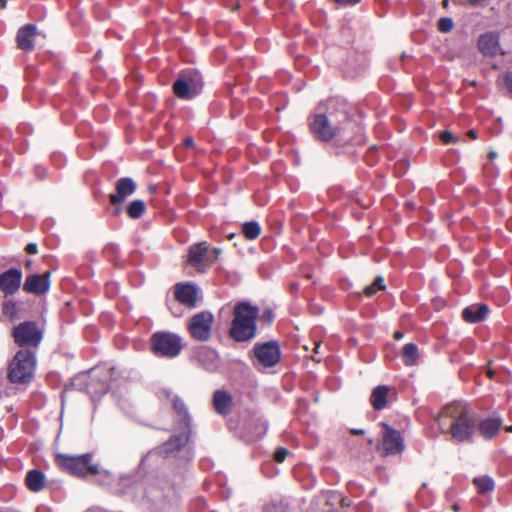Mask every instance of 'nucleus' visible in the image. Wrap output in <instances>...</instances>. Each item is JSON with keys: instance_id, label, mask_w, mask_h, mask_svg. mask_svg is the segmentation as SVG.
Listing matches in <instances>:
<instances>
[{"instance_id": "obj_48", "label": "nucleus", "mask_w": 512, "mask_h": 512, "mask_svg": "<svg viewBox=\"0 0 512 512\" xmlns=\"http://www.w3.org/2000/svg\"><path fill=\"white\" fill-rule=\"evenodd\" d=\"M496 155H497V154H496L495 152H490V153H489V157H490V159H494V158L496 157Z\"/></svg>"}, {"instance_id": "obj_16", "label": "nucleus", "mask_w": 512, "mask_h": 512, "mask_svg": "<svg viewBox=\"0 0 512 512\" xmlns=\"http://www.w3.org/2000/svg\"><path fill=\"white\" fill-rule=\"evenodd\" d=\"M50 287V272L33 274L26 278L23 289L36 295L45 294Z\"/></svg>"}, {"instance_id": "obj_53", "label": "nucleus", "mask_w": 512, "mask_h": 512, "mask_svg": "<svg viewBox=\"0 0 512 512\" xmlns=\"http://www.w3.org/2000/svg\"><path fill=\"white\" fill-rule=\"evenodd\" d=\"M443 4H444V6H447L448 5V0H444Z\"/></svg>"}, {"instance_id": "obj_20", "label": "nucleus", "mask_w": 512, "mask_h": 512, "mask_svg": "<svg viewBox=\"0 0 512 512\" xmlns=\"http://www.w3.org/2000/svg\"><path fill=\"white\" fill-rule=\"evenodd\" d=\"M197 361L205 370L213 372L219 367L220 358L215 350L203 347L197 353Z\"/></svg>"}, {"instance_id": "obj_52", "label": "nucleus", "mask_w": 512, "mask_h": 512, "mask_svg": "<svg viewBox=\"0 0 512 512\" xmlns=\"http://www.w3.org/2000/svg\"><path fill=\"white\" fill-rule=\"evenodd\" d=\"M469 1H470V3H472V4H477V3H478V2H480L481 0H469Z\"/></svg>"}, {"instance_id": "obj_31", "label": "nucleus", "mask_w": 512, "mask_h": 512, "mask_svg": "<svg viewBox=\"0 0 512 512\" xmlns=\"http://www.w3.org/2000/svg\"><path fill=\"white\" fill-rule=\"evenodd\" d=\"M473 482L480 493L489 492L494 488V481L488 476L477 477Z\"/></svg>"}, {"instance_id": "obj_54", "label": "nucleus", "mask_w": 512, "mask_h": 512, "mask_svg": "<svg viewBox=\"0 0 512 512\" xmlns=\"http://www.w3.org/2000/svg\"><path fill=\"white\" fill-rule=\"evenodd\" d=\"M385 393H386V397H387L388 396V388L387 387H386Z\"/></svg>"}, {"instance_id": "obj_13", "label": "nucleus", "mask_w": 512, "mask_h": 512, "mask_svg": "<svg viewBox=\"0 0 512 512\" xmlns=\"http://www.w3.org/2000/svg\"><path fill=\"white\" fill-rule=\"evenodd\" d=\"M253 354L258 363L265 368L274 367L281 359L280 347L276 341L256 344Z\"/></svg>"}, {"instance_id": "obj_15", "label": "nucleus", "mask_w": 512, "mask_h": 512, "mask_svg": "<svg viewBox=\"0 0 512 512\" xmlns=\"http://www.w3.org/2000/svg\"><path fill=\"white\" fill-rule=\"evenodd\" d=\"M405 450V440L400 431L386 425V457L400 456Z\"/></svg>"}, {"instance_id": "obj_11", "label": "nucleus", "mask_w": 512, "mask_h": 512, "mask_svg": "<svg viewBox=\"0 0 512 512\" xmlns=\"http://www.w3.org/2000/svg\"><path fill=\"white\" fill-rule=\"evenodd\" d=\"M15 343L20 347L37 348L42 341L43 332L32 321L20 323L13 329Z\"/></svg>"}, {"instance_id": "obj_39", "label": "nucleus", "mask_w": 512, "mask_h": 512, "mask_svg": "<svg viewBox=\"0 0 512 512\" xmlns=\"http://www.w3.org/2000/svg\"><path fill=\"white\" fill-rule=\"evenodd\" d=\"M26 252L28 254H36L38 252V247H37V244L35 243H30L26 246Z\"/></svg>"}, {"instance_id": "obj_24", "label": "nucleus", "mask_w": 512, "mask_h": 512, "mask_svg": "<svg viewBox=\"0 0 512 512\" xmlns=\"http://www.w3.org/2000/svg\"><path fill=\"white\" fill-rule=\"evenodd\" d=\"M501 426H502L501 419L486 418L479 422L478 430L484 438L490 439L498 433Z\"/></svg>"}, {"instance_id": "obj_35", "label": "nucleus", "mask_w": 512, "mask_h": 512, "mask_svg": "<svg viewBox=\"0 0 512 512\" xmlns=\"http://www.w3.org/2000/svg\"><path fill=\"white\" fill-rule=\"evenodd\" d=\"M440 138L445 144H451L457 141V137H455L450 131H444L441 133Z\"/></svg>"}, {"instance_id": "obj_46", "label": "nucleus", "mask_w": 512, "mask_h": 512, "mask_svg": "<svg viewBox=\"0 0 512 512\" xmlns=\"http://www.w3.org/2000/svg\"><path fill=\"white\" fill-rule=\"evenodd\" d=\"M459 509H460V507H459V505H458V504H453V505H452V510H453V511L457 512V511H459Z\"/></svg>"}, {"instance_id": "obj_4", "label": "nucleus", "mask_w": 512, "mask_h": 512, "mask_svg": "<svg viewBox=\"0 0 512 512\" xmlns=\"http://www.w3.org/2000/svg\"><path fill=\"white\" fill-rule=\"evenodd\" d=\"M172 404L177 414L176 422L180 431L158 448L157 453L164 457L172 455L184 446L188 442L191 433V417L185 403L178 396H173Z\"/></svg>"}, {"instance_id": "obj_26", "label": "nucleus", "mask_w": 512, "mask_h": 512, "mask_svg": "<svg viewBox=\"0 0 512 512\" xmlns=\"http://www.w3.org/2000/svg\"><path fill=\"white\" fill-rule=\"evenodd\" d=\"M45 476L38 470H31L27 473L26 484L28 488L33 492L40 491L44 486Z\"/></svg>"}, {"instance_id": "obj_10", "label": "nucleus", "mask_w": 512, "mask_h": 512, "mask_svg": "<svg viewBox=\"0 0 512 512\" xmlns=\"http://www.w3.org/2000/svg\"><path fill=\"white\" fill-rule=\"evenodd\" d=\"M213 323V314L209 311H201L190 318L187 329L193 339L206 342L211 337Z\"/></svg>"}, {"instance_id": "obj_18", "label": "nucleus", "mask_w": 512, "mask_h": 512, "mask_svg": "<svg viewBox=\"0 0 512 512\" xmlns=\"http://www.w3.org/2000/svg\"><path fill=\"white\" fill-rule=\"evenodd\" d=\"M135 190L136 183L131 178H121L116 183V193L110 196V201L112 204L122 203Z\"/></svg>"}, {"instance_id": "obj_34", "label": "nucleus", "mask_w": 512, "mask_h": 512, "mask_svg": "<svg viewBox=\"0 0 512 512\" xmlns=\"http://www.w3.org/2000/svg\"><path fill=\"white\" fill-rule=\"evenodd\" d=\"M288 453H289V451L286 448H283V447L278 448L274 453L275 461H277L279 463L283 462L286 459Z\"/></svg>"}, {"instance_id": "obj_32", "label": "nucleus", "mask_w": 512, "mask_h": 512, "mask_svg": "<svg viewBox=\"0 0 512 512\" xmlns=\"http://www.w3.org/2000/svg\"><path fill=\"white\" fill-rule=\"evenodd\" d=\"M384 289V279L382 276L376 277L373 284L368 285L364 289V294L367 297L373 296L377 290H383Z\"/></svg>"}, {"instance_id": "obj_19", "label": "nucleus", "mask_w": 512, "mask_h": 512, "mask_svg": "<svg viewBox=\"0 0 512 512\" xmlns=\"http://www.w3.org/2000/svg\"><path fill=\"white\" fill-rule=\"evenodd\" d=\"M212 404L217 414L226 416L231 412L233 399L229 392L216 390L213 393Z\"/></svg>"}, {"instance_id": "obj_2", "label": "nucleus", "mask_w": 512, "mask_h": 512, "mask_svg": "<svg viewBox=\"0 0 512 512\" xmlns=\"http://www.w3.org/2000/svg\"><path fill=\"white\" fill-rule=\"evenodd\" d=\"M436 422L445 434H450L457 442L469 441L475 431L476 421L470 409L461 403L446 405Z\"/></svg>"}, {"instance_id": "obj_21", "label": "nucleus", "mask_w": 512, "mask_h": 512, "mask_svg": "<svg viewBox=\"0 0 512 512\" xmlns=\"http://www.w3.org/2000/svg\"><path fill=\"white\" fill-rule=\"evenodd\" d=\"M478 48L484 56H494L500 52L499 38L494 33H485L478 40Z\"/></svg>"}, {"instance_id": "obj_6", "label": "nucleus", "mask_w": 512, "mask_h": 512, "mask_svg": "<svg viewBox=\"0 0 512 512\" xmlns=\"http://www.w3.org/2000/svg\"><path fill=\"white\" fill-rule=\"evenodd\" d=\"M36 368L35 352L19 350L8 367V379L12 383H27L34 376Z\"/></svg>"}, {"instance_id": "obj_29", "label": "nucleus", "mask_w": 512, "mask_h": 512, "mask_svg": "<svg viewBox=\"0 0 512 512\" xmlns=\"http://www.w3.org/2000/svg\"><path fill=\"white\" fill-rule=\"evenodd\" d=\"M418 349L416 345L408 343L403 347V360L406 365H414L417 360Z\"/></svg>"}, {"instance_id": "obj_47", "label": "nucleus", "mask_w": 512, "mask_h": 512, "mask_svg": "<svg viewBox=\"0 0 512 512\" xmlns=\"http://www.w3.org/2000/svg\"><path fill=\"white\" fill-rule=\"evenodd\" d=\"M351 432H352L353 434H362V433H363V430H356V429H353V430H351Z\"/></svg>"}, {"instance_id": "obj_45", "label": "nucleus", "mask_w": 512, "mask_h": 512, "mask_svg": "<svg viewBox=\"0 0 512 512\" xmlns=\"http://www.w3.org/2000/svg\"><path fill=\"white\" fill-rule=\"evenodd\" d=\"M468 135L469 137H471L472 139H476L477 138V135H476V132L474 130H470L468 132Z\"/></svg>"}, {"instance_id": "obj_38", "label": "nucleus", "mask_w": 512, "mask_h": 512, "mask_svg": "<svg viewBox=\"0 0 512 512\" xmlns=\"http://www.w3.org/2000/svg\"><path fill=\"white\" fill-rule=\"evenodd\" d=\"M156 493H154V489L152 488H149L147 491H146V497L149 499V500H156L157 498H159V496L161 495V492H159L158 490H155Z\"/></svg>"}, {"instance_id": "obj_9", "label": "nucleus", "mask_w": 512, "mask_h": 512, "mask_svg": "<svg viewBox=\"0 0 512 512\" xmlns=\"http://www.w3.org/2000/svg\"><path fill=\"white\" fill-rule=\"evenodd\" d=\"M90 453L79 456L58 455L57 464L65 471L78 477H85L88 472L93 475L99 474L98 465L91 464Z\"/></svg>"}, {"instance_id": "obj_51", "label": "nucleus", "mask_w": 512, "mask_h": 512, "mask_svg": "<svg viewBox=\"0 0 512 512\" xmlns=\"http://www.w3.org/2000/svg\"><path fill=\"white\" fill-rule=\"evenodd\" d=\"M505 429H506V431H508V432H512V425L507 426Z\"/></svg>"}, {"instance_id": "obj_43", "label": "nucleus", "mask_w": 512, "mask_h": 512, "mask_svg": "<svg viewBox=\"0 0 512 512\" xmlns=\"http://www.w3.org/2000/svg\"><path fill=\"white\" fill-rule=\"evenodd\" d=\"M394 338H395L396 340H401V339L403 338V333H402L401 331H396V332L394 333Z\"/></svg>"}, {"instance_id": "obj_40", "label": "nucleus", "mask_w": 512, "mask_h": 512, "mask_svg": "<svg viewBox=\"0 0 512 512\" xmlns=\"http://www.w3.org/2000/svg\"><path fill=\"white\" fill-rule=\"evenodd\" d=\"M338 3L343 5H355L359 3L361 0H336Z\"/></svg>"}, {"instance_id": "obj_28", "label": "nucleus", "mask_w": 512, "mask_h": 512, "mask_svg": "<svg viewBox=\"0 0 512 512\" xmlns=\"http://www.w3.org/2000/svg\"><path fill=\"white\" fill-rule=\"evenodd\" d=\"M145 211V203L142 200H134L127 207V214L132 219L140 218Z\"/></svg>"}, {"instance_id": "obj_36", "label": "nucleus", "mask_w": 512, "mask_h": 512, "mask_svg": "<svg viewBox=\"0 0 512 512\" xmlns=\"http://www.w3.org/2000/svg\"><path fill=\"white\" fill-rule=\"evenodd\" d=\"M376 153H377V150L375 148H371L370 150H368V152L366 154V161L369 165H373L375 163Z\"/></svg>"}, {"instance_id": "obj_41", "label": "nucleus", "mask_w": 512, "mask_h": 512, "mask_svg": "<svg viewBox=\"0 0 512 512\" xmlns=\"http://www.w3.org/2000/svg\"><path fill=\"white\" fill-rule=\"evenodd\" d=\"M263 317L267 322H272L274 315L271 310H267L264 312Z\"/></svg>"}, {"instance_id": "obj_37", "label": "nucleus", "mask_w": 512, "mask_h": 512, "mask_svg": "<svg viewBox=\"0 0 512 512\" xmlns=\"http://www.w3.org/2000/svg\"><path fill=\"white\" fill-rule=\"evenodd\" d=\"M504 85L509 93H512V72H508L503 78Z\"/></svg>"}, {"instance_id": "obj_8", "label": "nucleus", "mask_w": 512, "mask_h": 512, "mask_svg": "<svg viewBox=\"0 0 512 512\" xmlns=\"http://www.w3.org/2000/svg\"><path fill=\"white\" fill-rule=\"evenodd\" d=\"M203 88V78L199 71L188 69L180 73L173 84L174 94L180 98L189 100L197 96Z\"/></svg>"}, {"instance_id": "obj_42", "label": "nucleus", "mask_w": 512, "mask_h": 512, "mask_svg": "<svg viewBox=\"0 0 512 512\" xmlns=\"http://www.w3.org/2000/svg\"><path fill=\"white\" fill-rule=\"evenodd\" d=\"M14 307H15V305L13 303L12 304L7 303L4 305L3 311L5 314H11Z\"/></svg>"}, {"instance_id": "obj_12", "label": "nucleus", "mask_w": 512, "mask_h": 512, "mask_svg": "<svg viewBox=\"0 0 512 512\" xmlns=\"http://www.w3.org/2000/svg\"><path fill=\"white\" fill-rule=\"evenodd\" d=\"M221 252L218 248H210L206 242L192 245L189 248L188 262L197 269L211 265Z\"/></svg>"}, {"instance_id": "obj_33", "label": "nucleus", "mask_w": 512, "mask_h": 512, "mask_svg": "<svg viewBox=\"0 0 512 512\" xmlns=\"http://www.w3.org/2000/svg\"><path fill=\"white\" fill-rule=\"evenodd\" d=\"M438 28L441 32L447 33L453 28V21L451 18H441L438 23Z\"/></svg>"}, {"instance_id": "obj_25", "label": "nucleus", "mask_w": 512, "mask_h": 512, "mask_svg": "<svg viewBox=\"0 0 512 512\" xmlns=\"http://www.w3.org/2000/svg\"><path fill=\"white\" fill-rule=\"evenodd\" d=\"M251 440L262 438L268 430V423L262 418H257L247 427Z\"/></svg>"}, {"instance_id": "obj_50", "label": "nucleus", "mask_w": 512, "mask_h": 512, "mask_svg": "<svg viewBox=\"0 0 512 512\" xmlns=\"http://www.w3.org/2000/svg\"><path fill=\"white\" fill-rule=\"evenodd\" d=\"M487 374H488V377L492 378L493 377V372L491 370H488L487 371Z\"/></svg>"}, {"instance_id": "obj_22", "label": "nucleus", "mask_w": 512, "mask_h": 512, "mask_svg": "<svg viewBox=\"0 0 512 512\" xmlns=\"http://www.w3.org/2000/svg\"><path fill=\"white\" fill-rule=\"evenodd\" d=\"M37 27L34 24H27L21 27L17 33V44L21 50L30 51L34 48V37Z\"/></svg>"}, {"instance_id": "obj_5", "label": "nucleus", "mask_w": 512, "mask_h": 512, "mask_svg": "<svg viewBox=\"0 0 512 512\" xmlns=\"http://www.w3.org/2000/svg\"><path fill=\"white\" fill-rule=\"evenodd\" d=\"M113 370L114 368H93L87 373L77 375L72 384L85 390L92 398L100 397L110 388L109 377Z\"/></svg>"}, {"instance_id": "obj_17", "label": "nucleus", "mask_w": 512, "mask_h": 512, "mask_svg": "<svg viewBox=\"0 0 512 512\" xmlns=\"http://www.w3.org/2000/svg\"><path fill=\"white\" fill-rule=\"evenodd\" d=\"M22 272L18 269H9L0 274V290L5 295L14 294L20 287Z\"/></svg>"}, {"instance_id": "obj_1", "label": "nucleus", "mask_w": 512, "mask_h": 512, "mask_svg": "<svg viewBox=\"0 0 512 512\" xmlns=\"http://www.w3.org/2000/svg\"><path fill=\"white\" fill-rule=\"evenodd\" d=\"M354 126L344 106L335 108L333 100L328 102L326 113L315 114L310 121V130L314 137L320 141L348 142L351 139L349 130Z\"/></svg>"}, {"instance_id": "obj_30", "label": "nucleus", "mask_w": 512, "mask_h": 512, "mask_svg": "<svg viewBox=\"0 0 512 512\" xmlns=\"http://www.w3.org/2000/svg\"><path fill=\"white\" fill-rule=\"evenodd\" d=\"M371 403L376 410L384 408V385H378L372 392Z\"/></svg>"}, {"instance_id": "obj_27", "label": "nucleus", "mask_w": 512, "mask_h": 512, "mask_svg": "<svg viewBox=\"0 0 512 512\" xmlns=\"http://www.w3.org/2000/svg\"><path fill=\"white\" fill-rule=\"evenodd\" d=\"M242 232L248 240H255L261 233V227L257 221L245 222L242 225Z\"/></svg>"}, {"instance_id": "obj_7", "label": "nucleus", "mask_w": 512, "mask_h": 512, "mask_svg": "<svg viewBox=\"0 0 512 512\" xmlns=\"http://www.w3.org/2000/svg\"><path fill=\"white\" fill-rule=\"evenodd\" d=\"M182 348V338L176 333L159 331L151 336V349L156 356L175 358Z\"/></svg>"}, {"instance_id": "obj_3", "label": "nucleus", "mask_w": 512, "mask_h": 512, "mask_svg": "<svg viewBox=\"0 0 512 512\" xmlns=\"http://www.w3.org/2000/svg\"><path fill=\"white\" fill-rule=\"evenodd\" d=\"M259 315L257 306L250 302H239L234 307V318L231 323L230 336L237 342L250 341L256 336V320Z\"/></svg>"}, {"instance_id": "obj_23", "label": "nucleus", "mask_w": 512, "mask_h": 512, "mask_svg": "<svg viewBox=\"0 0 512 512\" xmlns=\"http://www.w3.org/2000/svg\"><path fill=\"white\" fill-rule=\"evenodd\" d=\"M488 311L489 308L485 304H473L463 310L462 317L466 322L476 323L484 320Z\"/></svg>"}, {"instance_id": "obj_49", "label": "nucleus", "mask_w": 512, "mask_h": 512, "mask_svg": "<svg viewBox=\"0 0 512 512\" xmlns=\"http://www.w3.org/2000/svg\"><path fill=\"white\" fill-rule=\"evenodd\" d=\"M0 5L2 8H5L6 7V1L5 0H0Z\"/></svg>"}, {"instance_id": "obj_14", "label": "nucleus", "mask_w": 512, "mask_h": 512, "mask_svg": "<svg viewBox=\"0 0 512 512\" xmlns=\"http://www.w3.org/2000/svg\"><path fill=\"white\" fill-rule=\"evenodd\" d=\"M175 298L182 305L193 308L197 304V287L191 283H178L175 285Z\"/></svg>"}, {"instance_id": "obj_44", "label": "nucleus", "mask_w": 512, "mask_h": 512, "mask_svg": "<svg viewBox=\"0 0 512 512\" xmlns=\"http://www.w3.org/2000/svg\"><path fill=\"white\" fill-rule=\"evenodd\" d=\"M193 144H194L193 139H191V138H187V139L185 140V145H186V146L191 147V146H193Z\"/></svg>"}]
</instances>
